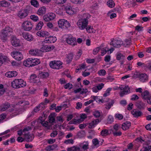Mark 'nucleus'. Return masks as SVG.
<instances>
[{
  "instance_id": "obj_1",
  "label": "nucleus",
  "mask_w": 151,
  "mask_h": 151,
  "mask_svg": "<svg viewBox=\"0 0 151 151\" xmlns=\"http://www.w3.org/2000/svg\"><path fill=\"white\" fill-rule=\"evenodd\" d=\"M90 17V15L88 14L85 13L83 14L81 19L78 20L77 24L81 30L86 29L88 24V19Z\"/></svg>"
},
{
  "instance_id": "obj_2",
  "label": "nucleus",
  "mask_w": 151,
  "mask_h": 151,
  "mask_svg": "<svg viewBox=\"0 0 151 151\" xmlns=\"http://www.w3.org/2000/svg\"><path fill=\"white\" fill-rule=\"evenodd\" d=\"M13 32V29L9 26H6L1 30L0 34V38L4 42L6 41L7 37L11 35V33Z\"/></svg>"
},
{
  "instance_id": "obj_3",
  "label": "nucleus",
  "mask_w": 151,
  "mask_h": 151,
  "mask_svg": "<svg viewBox=\"0 0 151 151\" xmlns=\"http://www.w3.org/2000/svg\"><path fill=\"white\" fill-rule=\"evenodd\" d=\"M40 63L39 59L30 58H28L24 62V65L26 67H30L37 65Z\"/></svg>"
},
{
  "instance_id": "obj_4",
  "label": "nucleus",
  "mask_w": 151,
  "mask_h": 151,
  "mask_svg": "<svg viewBox=\"0 0 151 151\" xmlns=\"http://www.w3.org/2000/svg\"><path fill=\"white\" fill-rule=\"evenodd\" d=\"M11 85L12 87L15 88H19L24 87L26 85V83L23 80L17 79L12 82Z\"/></svg>"
},
{
  "instance_id": "obj_5",
  "label": "nucleus",
  "mask_w": 151,
  "mask_h": 151,
  "mask_svg": "<svg viewBox=\"0 0 151 151\" xmlns=\"http://www.w3.org/2000/svg\"><path fill=\"white\" fill-rule=\"evenodd\" d=\"M62 64L63 63L60 61L53 60L50 62L49 65L52 68L58 70L62 68Z\"/></svg>"
},
{
  "instance_id": "obj_6",
  "label": "nucleus",
  "mask_w": 151,
  "mask_h": 151,
  "mask_svg": "<svg viewBox=\"0 0 151 151\" xmlns=\"http://www.w3.org/2000/svg\"><path fill=\"white\" fill-rule=\"evenodd\" d=\"M120 89L121 90H122L120 92V96L121 97H123L124 95H126L128 94L129 93L130 88L128 86H125L124 87H115L114 88V90H119Z\"/></svg>"
},
{
  "instance_id": "obj_7",
  "label": "nucleus",
  "mask_w": 151,
  "mask_h": 151,
  "mask_svg": "<svg viewBox=\"0 0 151 151\" xmlns=\"http://www.w3.org/2000/svg\"><path fill=\"white\" fill-rule=\"evenodd\" d=\"M59 27L61 28H68L70 25V24L67 20L64 19H60L58 22Z\"/></svg>"
},
{
  "instance_id": "obj_8",
  "label": "nucleus",
  "mask_w": 151,
  "mask_h": 151,
  "mask_svg": "<svg viewBox=\"0 0 151 151\" xmlns=\"http://www.w3.org/2000/svg\"><path fill=\"white\" fill-rule=\"evenodd\" d=\"M116 59L119 61L121 65L124 64L125 62V54H122L120 52H117L116 54Z\"/></svg>"
},
{
  "instance_id": "obj_9",
  "label": "nucleus",
  "mask_w": 151,
  "mask_h": 151,
  "mask_svg": "<svg viewBox=\"0 0 151 151\" xmlns=\"http://www.w3.org/2000/svg\"><path fill=\"white\" fill-rule=\"evenodd\" d=\"M22 26L24 30L29 31L32 29L33 25L31 22L27 21L23 22Z\"/></svg>"
},
{
  "instance_id": "obj_10",
  "label": "nucleus",
  "mask_w": 151,
  "mask_h": 151,
  "mask_svg": "<svg viewBox=\"0 0 151 151\" xmlns=\"http://www.w3.org/2000/svg\"><path fill=\"white\" fill-rule=\"evenodd\" d=\"M66 42L73 46H74L77 44L76 39L75 37H73L71 36H69L66 38L65 40Z\"/></svg>"
},
{
  "instance_id": "obj_11",
  "label": "nucleus",
  "mask_w": 151,
  "mask_h": 151,
  "mask_svg": "<svg viewBox=\"0 0 151 151\" xmlns=\"http://www.w3.org/2000/svg\"><path fill=\"white\" fill-rule=\"evenodd\" d=\"M11 55L14 58L18 61L20 60L23 58L22 54L19 52H11Z\"/></svg>"
},
{
  "instance_id": "obj_12",
  "label": "nucleus",
  "mask_w": 151,
  "mask_h": 151,
  "mask_svg": "<svg viewBox=\"0 0 151 151\" xmlns=\"http://www.w3.org/2000/svg\"><path fill=\"white\" fill-rule=\"evenodd\" d=\"M55 14L52 13H50L45 15L43 18L44 20L46 22H49L54 19L55 17Z\"/></svg>"
},
{
  "instance_id": "obj_13",
  "label": "nucleus",
  "mask_w": 151,
  "mask_h": 151,
  "mask_svg": "<svg viewBox=\"0 0 151 151\" xmlns=\"http://www.w3.org/2000/svg\"><path fill=\"white\" fill-rule=\"evenodd\" d=\"M134 75L138 78L140 81L142 82H145L148 79L147 76L145 73H137L134 74Z\"/></svg>"
},
{
  "instance_id": "obj_14",
  "label": "nucleus",
  "mask_w": 151,
  "mask_h": 151,
  "mask_svg": "<svg viewBox=\"0 0 151 151\" xmlns=\"http://www.w3.org/2000/svg\"><path fill=\"white\" fill-rule=\"evenodd\" d=\"M55 46L53 45H50L43 46L41 48V51L42 52H47L53 50Z\"/></svg>"
},
{
  "instance_id": "obj_15",
  "label": "nucleus",
  "mask_w": 151,
  "mask_h": 151,
  "mask_svg": "<svg viewBox=\"0 0 151 151\" xmlns=\"http://www.w3.org/2000/svg\"><path fill=\"white\" fill-rule=\"evenodd\" d=\"M28 14V11L27 9L22 10L18 13V16L21 19L27 17Z\"/></svg>"
},
{
  "instance_id": "obj_16",
  "label": "nucleus",
  "mask_w": 151,
  "mask_h": 151,
  "mask_svg": "<svg viewBox=\"0 0 151 151\" xmlns=\"http://www.w3.org/2000/svg\"><path fill=\"white\" fill-rule=\"evenodd\" d=\"M11 42L12 45L14 47H17L20 45L19 40L14 36H12L11 38Z\"/></svg>"
},
{
  "instance_id": "obj_17",
  "label": "nucleus",
  "mask_w": 151,
  "mask_h": 151,
  "mask_svg": "<svg viewBox=\"0 0 151 151\" xmlns=\"http://www.w3.org/2000/svg\"><path fill=\"white\" fill-rule=\"evenodd\" d=\"M22 36L25 39L29 41H31L34 39L32 35L28 32L22 33Z\"/></svg>"
},
{
  "instance_id": "obj_18",
  "label": "nucleus",
  "mask_w": 151,
  "mask_h": 151,
  "mask_svg": "<svg viewBox=\"0 0 151 151\" xmlns=\"http://www.w3.org/2000/svg\"><path fill=\"white\" fill-rule=\"evenodd\" d=\"M34 137V136L33 134L28 133L25 134L24 139L27 142H29L32 141Z\"/></svg>"
},
{
  "instance_id": "obj_19",
  "label": "nucleus",
  "mask_w": 151,
  "mask_h": 151,
  "mask_svg": "<svg viewBox=\"0 0 151 151\" xmlns=\"http://www.w3.org/2000/svg\"><path fill=\"white\" fill-rule=\"evenodd\" d=\"M131 113L134 117L136 118L140 117L143 115V113L141 111L136 109L132 110Z\"/></svg>"
},
{
  "instance_id": "obj_20",
  "label": "nucleus",
  "mask_w": 151,
  "mask_h": 151,
  "mask_svg": "<svg viewBox=\"0 0 151 151\" xmlns=\"http://www.w3.org/2000/svg\"><path fill=\"white\" fill-rule=\"evenodd\" d=\"M17 72L15 71H9L5 74V76L7 77L11 78L15 77L17 75Z\"/></svg>"
},
{
  "instance_id": "obj_21",
  "label": "nucleus",
  "mask_w": 151,
  "mask_h": 151,
  "mask_svg": "<svg viewBox=\"0 0 151 151\" xmlns=\"http://www.w3.org/2000/svg\"><path fill=\"white\" fill-rule=\"evenodd\" d=\"M136 105L137 108L140 110L144 109L145 108V104L141 101H137L136 104Z\"/></svg>"
},
{
  "instance_id": "obj_22",
  "label": "nucleus",
  "mask_w": 151,
  "mask_h": 151,
  "mask_svg": "<svg viewBox=\"0 0 151 151\" xmlns=\"http://www.w3.org/2000/svg\"><path fill=\"white\" fill-rule=\"evenodd\" d=\"M122 42V41L120 38H118L115 39L114 40V47H120Z\"/></svg>"
},
{
  "instance_id": "obj_23",
  "label": "nucleus",
  "mask_w": 151,
  "mask_h": 151,
  "mask_svg": "<svg viewBox=\"0 0 151 151\" xmlns=\"http://www.w3.org/2000/svg\"><path fill=\"white\" fill-rule=\"evenodd\" d=\"M65 9L66 13L70 15L73 14L74 13L72 7L70 5H67L65 6Z\"/></svg>"
},
{
  "instance_id": "obj_24",
  "label": "nucleus",
  "mask_w": 151,
  "mask_h": 151,
  "mask_svg": "<svg viewBox=\"0 0 151 151\" xmlns=\"http://www.w3.org/2000/svg\"><path fill=\"white\" fill-rule=\"evenodd\" d=\"M37 34L38 36L45 37L47 36H49V33L46 31L41 30L37 32Z\"/></svg>"
},
{
  "instance_id": "obj_25",
  "label": "nucleus",
  "mask_w": 151,
  "mask_h": 151,
  "mask_svg": "<svg viewBox=\"0 0 151 151\" xmlns=\"http://www.w3.org/2000/svg\"><path fill=\"white\" fill-rule=\"evenodd\" d=\"M46 9L45 6L40 8L37 11V14L39 15L42 16L45 14L46 12Z\"/></svg>"
},
{
  "instance_id": "obj_26",
  "label": "nucleus",
  "mask_w": 151,
  "mask_h": 151,
  "mask_svg": "<svg viewBox=\"0 0 151 151\" xmlns=\"http://www.w3.org/2000/svg\"><path fill=\"white\" fill-rule=\"evenodd\" d=\"M100 122L98 119L93 120L91 123L89 124L88 126V128L91 129L93 128L95 126L97 125Z\"/></svg>"
},
{
  "instance_id": "obj_27",
  "label": "nucleus",
  "mask_w": 151,
  "mask_h": 151,
  "mask_svg": "<svg viewBox=\"0 0 151 151\" xmlns=\"http://www.w3.org/2000/svg\"><path fill=\"white\" fill-rule=\"evenodd\" d=\"M131 122L129 121H126L123 123L122 125V129L124 130L129 129L131 126Z\"/></svg>"
},
{
  "instance_id": "obj_28",
  "label": "nucleus",
  "mask_w": 151,
  "mask_h": 151,
  "mask_svg": "<svg viewBox=\"0 0 151 151\" xmlns=\"http://www.w3.org/2000/svg\"><path fill=\"white\" fill-rule=\"evenodd\" d=\"M10 103L8 102H5L0 106V110L2 111H4L9 108L10 107Z\"/></svg>"
},
{
  "instance_id": "obj_29",
  "label": "nucleus",
  "mask_w": 151,
  "mask_h": 151,
  "mask_svg": "<svg viewBox=\"0 0 151 151\" xmlns=\"http://www.w3.org/2000/svg\"><path fill=\"white\" fill-rule=\"evenodd\" d=\"M49 76V73L48 72L39 71V77L41 78H45L48 77Z\"/></svg>"
},
{
  "instance_id": "obj_30",
  "label": "nucleus",
  "mask_w": 151,
  "mask_h": 151,
  "mask_svg": "<svg viewBox=\"0 0 151 151\" xmlns=\"http://www.w3.org/2000/svg\"><path fill=\"white\" fill-rule=\"evenodd\" d=\"M55 113H51L49 116V122L50 123H52L55 122Z\"/></svg>"
},
{
  "instance_id": "obj_31",
  "label": "nucleus",
  "mask_w": 151,
  "mask_h": 151,
  "mask_svg": "<svg viewBox=\"0 0 151 151\" xmlns=\"http://www.w3.org/2000/svg\"><path fill=\"white\" fill-rule=\"evenodd\" d=\"M73 55L72 53H70L67 55L66 58V61L67 62V63H69L72 61L73 58Z\"/></svg>"
},
{
  "instance_id": "obj_32",
  "label": "nucleus",
  "mask_w": 151,
  "mask_h": 151,
  "mask_svg": "<svg viewBox=\"0 0 151 151\" xmlns=\"http://www.w3.org/2000/svg\"><path fill=\"white\" fill-rule=\"evenodd\" d=\"M149 93L148 91L146 90L141 93V95L143 99L147 100L150 98H149Z\"/></svg>"
},
{
  "instance_id": "obj_33",
  "label": "nucleus",
  "mask_w": 151,
  "mask_h": 151,
  "mask_svg": "<svg viewBox=\"0 0 151 151\" xmlns=\"http://www.w3.org/2000/svg\"><path fill=\"white\" fill-rule=\"evenodd\" d=\"M10 5V3L5 0H3L0 1V7H8Z\"/></svg>"
},
{
  "instance_id": "obj_34",
  "label": "nucleus",
  "mask_w": 151,
  "mask_h": 151,
  "mask_svg": "<svg viewBox=\"0 0 151 151\" xmlns=\"http://www.w3.org/2000/svg\"><path fill=\"white\" fill-rule=\"evenodd\" d=\"M67 150L68 151H81L79 147L75 146L68 148Z\"/></svg>"
},
{
  "instance_id": "obj_35",
  "label": "nucleus",
  "mask_w": 151,
  "mask_h": 151,
  "mask_svg": "<svg viewBox=\"0 0 151 151\" xmlns=\"http://www.w3.org/2000/svg\"><path fill=\"white\" fill-rule=\"evenodd\" d=\"M6 56H3L2 54L0 53V66L2 65L4 62L6 61Z\"/></svg>"
},
{
  "instance_id": "obj_36",
  "label": "nucleus",
  "mask_w": 151,
  "mask_h": 151,
  "mask_svg": "<svg viewBox=\"0 0 151 151\" xmlns=\"http://www.w3.org/2000/svg\"><path fill=\"white\" fill-rule=\"evenodd\" d=\"M85 29H86L87 32L89 33H94L95 31V30L90 26L88 25Z\"/></svg>"
},
{
  "instance_id": "obj_37",
  "label": "nucleus",
  "mask_w": 151,
  "mask_h": 151,
  "mask_svg": "<svg viewBox=\"0 0 151 151\" xmlns=\"http://www.w3.org/2000/svg\"><path fill=\"white\" fill-rule=\"evenodd\" d=\"M103 47V45L102 44L100 47H97L94 49L93 51V53L94 55H96L99 52L100 50L101 49V47Z\"/></svg>"
},
{
  "instance_id": "obj_38",
  "label": "nucleus",
  "mask_w": 151,
  "mask_h": 151,
  "mask_svg": "<svg viewBox=\"0 0 151 151\" xmlns=\"http://www.w3.org/2000/svg\"><path fill=\"white\" fill-rule=\"evenodd\" d=\"M43 25V22H40L39 23L37 24L35 28L36 30H40L42 28V26Z\"/></svg>"
},
{
  "instance_id": "obj_39",
  "label": "nucleus",
  "mask_w": 151,
  "mask_h": 151,
  "mask_svg": "<svg viewBox=\"0 0 151 151\" xmlns=\"http://www.w3.org/2000/svg\"><path fill=\"white\" fill-rule=\"evenodd\" d=\"M137 65L138 66H141L142 68L147 69V68L148 64H146L144 63H142L141 62H138L137 63Z\"/></svg>"
},
{
  "instance_id": "obj_40",
  "label": "nucleus",
  "mask_w": 151,
  "mask_h": 151,
  "mask_svg": "<svg viewBox=\"0 0 151 151\" xmlns=\"http://www.w3.org/2000/svg\"><path fill=\"white\" fill-rule=\"evenodd\" d=\"M5 92V89L4 88L3 85L0 84V96L2 95Z\"/></svg>"
},
{
  "instance_id": "obj_41",
  "label": "nucleus",
  "mask_w": 151,
  "mask_h": 151,
  "mask_svg": "<svg viewBox=\"0 0 151 151\" xmlns=\"http://www.w3.org/2000/svg\"><path fill=\"white\" fill-rule=\"evenodd\" d=\"M30 3L31 5L35 7H37L39 6V3L36 0H32Z\"/></svg>"
},
{
  "instance_id": "obj_42",
  "label": "nucleus",
  "mask_w": 151,
  "mask_h": 151,
  "mask_svg": "<svg viewBox=\"0 0 151 151\" xmlns=\"http://www.w3.org/2000/svg\"><path fill=\"white\" fill-rule=\"evenodd\" d=\"M57 4H63L66 2L67 0H54Z\"/></svg>"
},
{
  "instance_id": "obj_43",
  "label": "nucleus",
  "mask_w": 151,
  "mask_h": 151,
  "mask_svg": "<svg viewBox=\"0 0 151 151\" xmlns=\"http://www.w3.org/2000/svg\"><path fill=\"white\" fill-rule=\"evenodd\" d=\"M64 87L66 89H70L73 88V85L70 83H68L64 86Z\"/></svg>"
},
{
  "instance_id": "obj_44",
  "label": "nucleus",
  "mask_w": 151,
  "mask_h": 151,
  "mask_svg": "<svg viewBox=\"0 0 151 151\" xmlns=\"http://www.w3.org/2000/svg\"><path fill=\"white\" fill-rule=\"evenodd\" d=\"M30 18L34 22H37L39 20L38 17L34 15L30 16Z\"/></svg>"
},
{
  "instance_id": "obj_45",
  "label": "nucleus",
  "mask_w": 151,
  "mask_h": 151,
  "mask_svg": "<svg viewBox=\"0 0 151 151\" xmlns=\"http://www.w3.org/2000/svg\"><path fill=\"white\" fill-rule=\"evenodd\" d=\"M111 89L112 88H108L103 94L104 96L106 97V96L109 95L110 94V92L111 91Z\"/></svg>"
},
{
  "instance_id": "obj_46",
  "label": "nucleus",
  "mask_w": 151,
  "mask_h": 151,
  "mask_svg": "<svg viewBox=\"0 0 151 151\" xmlns=\"http://www.w3.org/2000/svg\"><path fill=\"white\" fill-rule=\"evenodd\" d=\"M50 42H49L50 43H54L57 40L56 37L54 36H50Z\"/></svg>"
},
{
  "instance_id": "obj_47",
  "label": "nucleus",
  "mask_w": 151,
  "mask_h": 151,
  "mask_svg": "<svg viewBox=\"0 0 151 151\" xmlns=\"http://www.w3.org/2000/svg\"><path fill=\"white\" fill-rule=\"evenodd\" d=\"M101 135L102 136H106L108 134V130L106 129H104L101 131Z\"/></svg>"
},
{
  "instance_id": "obj_48",
  "label": "nucleus",
  "mask_w": 151,
  "mask_h": 151,
  "mask_svg": "<svg viewBox=\"0 0 151 151\" xmlns=\"http://www.w3.org/2000/svg\"><path fill=\"white\" fill-rule=\"evenodd\" d=\"M122 134V132L119 130L115 131H114V136H118L121 135Z\"/></svg>"
},
{
  "instance_id": "obj_49",
  "label": "nucleus",
  "mask_w": 151,
  "mask_h": 151,
  "mask_svg": "<svg viewBox=\"0 0 151 151\" xmlns=\"http://www.w3.org/2000/svg\"><path fill=\"white\" fill-rule=\"evenodd\" d=\"M70 1L73 3L75 4H81L83 2V0H70Z\"/></svg>"
},
{
  "instance_id": "obj_50",
  "label": "nucleus",
  "mask_w": 151,
  "mask_h": 151,
  "mask_svg": "<svg viewBox=\"0 0 151 151\" xmlns=\"http://www.w3.org/2000/svg\"><path fill=\"white\" fill-rule=\"evenodd\" d=\"M108 50V48L106 47L102 49L101 50V55L103 56L104 55L106 54Z\"/></svg>"
},
{
  "instance_id": "obj_51",
  "label": "nucleus",
  "mask_w": 151,
  "mask_h": 151,
  "mask_svg": "<svg viewBox=\"0 0 151 151\" xmlns=\"http://www.w3.org/2000/svg\"><path fill=\"white\" fill-rule=\"evenodd\" d=\"M115 117L116 118L120 120L123 119V116L121 114H117L115 115Z\"/></svg>"
},
{
  "instance_id": "obj_52",
  "label": "nucleus",
  "mask_w": 151,
  "mask_h": 151,
  "mask_svg": "<svg viewBox=\"0 0 151 151\" xmlns=\"http://www.w3.org/2000/svg\"><path fill=\"white\" fill-rule=\"evenodd\" d=\"M106 72L104 69H101L98 72V74L100 76H104L106 74Z\"/></svg>"
},
{
  "instance_id": "obj_53",
  "label": "nucleus",
  "mask_w": 151,
  "mask_h": 151,
  "mask_svg": "<svg viewBox=\"0 0 151 151\" xmlns=\"http://www.w3.org/2000/svg\"><path fill=\"white\" fill-rule=\"evenodd\" d=\"M108 122L109 123H112V122H113V116L111 115H109L108 119H107Z\"/></svg>"
},
{
  "instance_id": "obj_54",
  "label": "nucleus",
  "mask_w": 151,
  "mask_h": 151,
  "mask_svg": "<svg viewBox=\"0 0 151 151\" xmlns=\"http://www.w3.org/2000/svg\"><path fill=\"white\" fill-rule=\"evenodd\" d=\"M82 149L84 150H86L88 148V143L87 142L85 143V144H84L82 147Z\"/></svg>"
},
{
  "instance_id": "obj_55",
  "label": "nucleus",
  "mask_w": 151,
  "mask_h": 151,
  "mask_svg": "<svg viewBox=\"0 0 151 151\" xmlns=\"http://www.w3.org/2000/svg\"><path fill=\"white\" fill-rule=\"evenodd\" d=\"M113 1L112 0H110L107 1V5L110 8L113 7Z\"/></svg>"
},
{
  "instance_id": "obj_56",
  "label": "nucleus",
  "mask_w": 151,
  "mask_h": 151,
  "mask_svg": "<svg viewBox=\"0 0 151 151\" xmlns=\"http://www.w3.org/2000/svg\"><path fill=\"white\" fill-rule=\"evenodd\" d=\"M93 116L96 118L99 117L100 116V112L98 111H96L93 112Z\"/></svg>"
},
{
  "instance_id": "obj_57",
  "label": "nucleus",
  "mask_w": 151,
  "mask_h": 151,
  "mask_svg": "<svg viewBox=\"0 0 151 151\" xmlns=\"http://www.w3.org/2000/svg\"><path fill=\"white\" fill-rule=\"evenodd\" d=\"M138 96L136 94H133L132 95L131 100L132 101H135L139 99Z\"/></svg>"
},
{
  "instance_id": "obj_58",
  "label": "nucleus",
  "mask_w": 151,
  "mask_h": 151,
  "mask_svg": "<svg viewBox=\"0 0 151 151\" xmlns=\"http://www.w3.org/2000/svg\"><path fill=\"white\" fill-rule=\"evenodd\" d=\"M73 140L72 139L66 140L64 141V143L66 144H70V143L73 144Z\"/></svg>"
},
{
  "instance_id": "obj_59",
  "label": "nucleus",
  "mask_w": 151,
  "mask_h": 151,
  "mask_svg": "<svg viewBox=\"0 0 151 151\" xmlns=\"http://www.w3.org/2000/svg\"><path fill=\"white\" fill-rule=\"evenodd\" d=\"M58 134V132L57 131H54L51 133L50 136L52 137H54L57 135Z\"/></svg>"
},
{
  "instance_id": "obj_60",
  "label": "nucleus",
  "mask_w": 151,
  "mask_h": 151,
  "mask_svg": "<svg viewBox=\"0 0 151 151\" xmlns=\"http://www.w3.org/2000/svg\"><path fill=\"white\" fill-rule=\"evenodd\" d=\"M6 115L5 114H2L0 115V122H1L5 119Z\"/></svg>"
},
{
  "instance_id": "obj_61",
  "label": "nucleus",
  "mask_w": 151,
  "mask_h": 151,
  "mask_svg": "<svg viewBox=\"0 0 151 151\" xmlns=\"http://www.w3.org/2000/svg\"><path fill=\"white\" fill-rule=\"evenodd\" d=\"M113 12V10H111V11H109L107 14V16L108 17H110V18L111 19L113 18V13H111Z\"/></svg>"
},
{
  "instance_id": "obj_62",
  "label": "nucleus",
  "mask_w": 151,
  "mask_h": 151,
  "mask_svg": "<svg viewBox=\"0 0 151 151\" xmlns=\"http://www.w3.org/2000/svg\"><path fill=\"white\" fill-rule=\"evenodd\" d=\"M104 84L103 83H99L98 84V85L96 86L97 89L99 90H101L104 87Z\"/></svg>"
},
{
  "instance_id": "obj_63",
  "label": "nucleus",
  "mask_w": 151,
  "mask_h": 151,
  "mask_svg": "<svg viewBox=\"0 0 151 151\" xmlns=\"http://www.w3.org/2000/svg\"><path fill=\"white\" fill-rule=\"evenodd\" d=\"M92 142L95 146H96L99 143V141L97 139H94L92 140Z\"/></svg>"
},
{
  "instance_id": "obj_64",
  "label": "nucleus",
  "mask_w": 151,
  "mask_h": 151,
  "mask_svg": "<svg viewBox=\"0 0 151 151\" xmlns=\"http://www.w3.org/2000/svg\"><path fill=\"white\" fill-rule=\"evenodd\" d=\"M151 151V146L148 145L147 147H144V151Z\"/></svg>"
}]
</instances>
